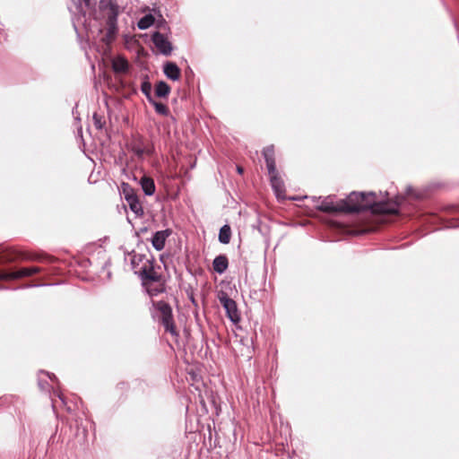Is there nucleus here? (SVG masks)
<instances>
[{"label": "nucleus", "instance_id": "nucleus-14", "mask_svg": "<svg viewBox=\"0 0 459 459\" xmlns=\"http://www.w3.org/2000/svg\"><path fill=\"white\" fill-rule=\"evenodd\" d=\"M139 185L145 195L151 196L155 193V183L152 178L143 176L140 178Z\"/></svg>", "mask_w": 459, "mask_h": 459}, {"label": "nucleus", "instance_id": "nucleus-9", "mask_svg": "<svg viewBox=\"0 0 459 459\" xmlns=\"http://www.w3.org/2000/svg\"><path fill=\"white\" fill-rule=\"evenodd\" d=\"M40 272V268L38 266H31L22 268L13 273H0V280H13L23 277H30L37 273Z\"/></svg>", "mask_w": 459, "mask_h": 459}, {"label": "nucleus", "instance_id": "nucleus-25", "mask_svg": "<svg viewBox=\"0 0 459 459\" xmlns=\"http://www.w3.org/2000/svg\"><path fill=\"white\" fill-rule=\"evenodd\" d=\"M144 260H150L149 258H147L145 255H134L133 257H132V265L134 269V271H138L139 268L143 265V261Z\"/></svg>", "mask_w": 459, "mask_h": 459}, {"label": "nucleus", "instance_id": "nucleus-5", "mask_svg": "<svg viewBox=\"0 0 459 459\" xmlns=\"http://www.w3.org/2000/svg\"><path fill=\"white\" fill-rule=\"evenodd\" d=\"M218 299L224 307L227 316L233 324H238L240 321V314L238 312L237 303L230 299L224 291L218 293Z\"/></svg>", "mask_w": 459, "mask_h": 459}, {"label": "nucleus", "instance_id": "nucleus-27", "mask_svg": "<svg viewBox=\"0 0 459 459\" xmlns=\"http://www.w3.org/2000/svg\"><path fill=\"white\" fill-rule=\"evenodd\" d=\"M141 91L148 100V101H151L153 100L152 96V84L149 82H143L141 85Z\"/></svg>", "mask_w": 459, "mask_h": 459}, {"label": "nucleus", "instance_id": "nucleus-2", "mask_svg": "<svg viewBox=\"0 0 459 459\" xmlns=\"http://www.w3.org/2000/svg\"><path fill=\"white\" fill-rule=\"evenodd\" d=\"M118 14L119 5L117 0H100L98 9L94 11V19L105 22L106 37L109 39H113L117 33Z\"/></svg>", "mask_w": 459, "mask_h": 459}, {"label": "nucleus", "instance_id": "nucleus-30", "mask_svg": "<svg viewBox=\"0 0 459 459\" xmlns=\"http://www.w3.org/2000/svg\"><path fill=\"white\" fill-rule=\"evenodd\" d=\"M305 198H307V196H302V197L290 196V197L288 198V201H292V202L301 201V199H305Z\"/></svg>", "mask_w": 459, "mask_h": 459}, {"label": "nucleus", "instance_id": "nucleus-24", "mask_svg": "<svg viewBox=\"0 0 459 459\" xmlns=\"http://www.w3.org/2000/svg\"><path fill=\"white\" fill-rule=\"evenodd\" d=\"M155 108V111L160 114V115H162V116H169V108L167 107V105L161 103V102H158L156 101L154 99L152 100L151 101H149Z\"/></svg>", "mask_w": 459, "mask_h": 459}, {"label": "nucleus", "instance_id": "nucleus-32", "mask_svg": "<svg viewBox=\"0 0 459 459\" xmlns=\"http://www.w3.org/2000/svg\"><path fill=\"white\" fill-rule=\"evenodd\" d=\"M327 199H329V201H332V200H331V195H328V196H327Z\"/></svg>", "mask_w": 459, "mask_h": 459}, {"label": "nucleus", "instance_id": "nucleus-26", "mask_svg": "<svg viewBox=\"0 0 459 459\" xmlns=\"http://www.w3.org/2000/svg\"><path fill=\"white\" fill-rule=\"evenodd\" d=\"M128 206L135 218L140 217L143 213L142 203H128Z\"/></svg>", "mask_w": 459, "mask_h": 459}, {"label": "nucleus", "instance_id": "nucleus-21", "mask_svg": "<svg viewBox=\"0 0 459 459\" xmlns=\"http://www.w3.org/2000/svg\"><path fill=\"white\" fill-rule=\"evenodd\" d=\"M170 92V87L169 85L160 81L155 86V94L159 98H167Z\"/></svg>", "mask_w": 459, "mask_h": 459}, {"label": "nucleus", "instance_id": "nucleus-28", "mask_svg": "<svg viewBox=\"0 0 459 459\" xmlns=\"http://www.w3.org/2000/svg\"><path fill=\"white\" fill-rule=\"evenodd\" d=\"M93 123L97 129H102L104 126V122H102V117L99 116L97 113L93 114Z\"/></svg>", "mask_w": 459, "mask_h": 459}, {"label": "nucleus", "instance_id": "nucleus-17", "mask_svg": "<svg viewBox=\"0 0 459 459\" xmlns=\"http://www.w3.org/2000/svg\"><path fill=\"white\" fill-rule=\"evenodd\" d=\"M228 265V258L223 255L216 256L212 263L213 270L220 274L223 273L227 270Z\"/></svg>", "mask_w": 459, "mask_h": 459}, {"label": "nucleus", "instance_id": "nucleus-15", "mask_svg": "<svg viewBox=\"0 0 459 459\" xmlns=\"http://www.w3.org/2000/svg\"><path fill=\"white\" fill-rule=\"evenodd\" d=\"M163 73L169 79L172 81H178L180 77L179 67L172 62H168L164 65Z\"/></svg>", "mask_w": 459, "mask_h": 459}, {"label": "nucleus", "instance_id": "nucleus-6", "mask_svg": "<svg viewBox=\"0 0 459 459\" xmlns=\"http://www.w3.org/2000/svg\"><path fill=\"white\" fill-rule=\"evenodd\" d=\"M72 6H69V11L73 14V23L76 28V23H83L86 22V11L91 8V0H71Z\"/></svg>", "mask_w": 459, "mask_h": 459}, {"label": "nucleus", "instance_id": "nucleus-18", "mask_svg": "<svg viewBox=\"0 0 459 459\" xmlns=\"http://www.w3.org/2000/svg\"><path fill=\"white\" fill-rule=\"evenodd\" d=\"M406 197L414 199H423L429 197L428 189H415L411 186L406 188Z\"/></svg>", "mask_w": 459, "mask_h": 459}, {"label": "nucleus", "instance_id": "nucleus-20", "mask_svg": "<svg viewBox=\"0 0 459 459\" xmlns=\"http://www.w3.org/2000/svg\"><path fill=\"white\" fill-rule=\"evenodd\" d=\"M19 256L20 254L13 249L0 250V264L14 261Z\"/></svg>", "mask_w": 459, "mask_h": 459}, {"label": "nucleus", "instance_id": "nucleus-12", "mask_svg": "<svg viewBox=\"0 0 459 459\" xmlns=\"http://www.w3.org/2000/svg\"><path fill=\"white\" fill-rule=\"evenodd\" d=\"M170 234L171 231L169 230L157 231L152 239L153 247L158 251L162 250L165 247L166 239Z\"/></svg>", "mask_w": 459, "mask_h": 459}, {"label": "nucleus", "instance_id": "nucleus-3", "mask_svg": "<svg viewBox=\"0 0 459 459\" xmlns=\"http://www.w3.org/2000/svg\"><path fill=\"white\" fill-rule=\"evenodd\" d=\"M263 156L264 158L268 174L270 177V182L272 188L275 194L278 201L285 198V186L282 179L279 176L276 170L275 158H274V147L273 145L267 146L263 151Z\"/></svg>", "mask_w": 459, "mask_h": 459}, {"label": "nucleus", "instance_id": "nucleus-31", "mask_svg": "<svg viewBox=\"0 0 459 459\" xmlns=\"http://www.w3.org/2000/svg\"><path fill=\"white\" fill-rule=\"evenodd\" d=\"M237 170H238V174H242L243 173V168L242 167L238 166L237 167Z\"/></svg>", "mask_w": 459, "mask_h": 459}, {"label": "nucleus", "instance_id": "nucleus-1", "mask_svg": "<svg viewBox=\"0 0 459 459\" xmlns=\"http://www.w3.org/2000/svg\"><path fill=\"white\" fill-rule=\"evenodd\" d=\"M391 203H369L368 206L361 205V203H321L318 207L326 212L357 213L364 210L370 211L374 214H394L397 212L398 204L394 203L395 207L390 208Z\"/></svg>", "mask_w": 459, "mask_h": 459}, {"label": "nucleus", "instance_id": "nucleus-16", "mask_svg": "<svg viewBox=\"0 0 459 459\" xmlns=\"http://www.w3.org/2000/svg\"><path fill=\"white\" fill-rule=\"evenodd\" d=\"M128 62L127 60L121 56H116L112 60V69L116 74H124L128 70Z\"/></svg>", "mask_w": 459, "mask_h": 459}, {"label": "nucleus", "instance_id": "nucleus-13", "mask_svg": "<svg viewBox=\"0 0 459 459\" xmlns=\"http://www.w3.org/2000/svg\"><path fill=\"white\" fill-rule=\"evenodd\" d=\"M119 194L126 201H139L136 190L128 183L123 182L118 187Z\"/></svg>", "mask_w": 459, "mask_h": 459}, {"label": "nucleus", "instance_id": "nucleus-29", "mask_svg": "<svg viewBox=\"0 0 459 459\" xmlns=\"http://www.w3.org/2000/svg\"><path fill=\"white\" fill-rule=\"evenodd\" d=\"M387 195H388V192H385V195H382L383 199L381 201H393L391 198L387 197ZM394 201H401V200L397 196Z\"/></svg>", "mask_w": 459, "mask_h": 459}, {"label": "nucleus", "instance_id": "nucleus-4", "mask_svg": "<svg viewBox=\"0 0 459 459\" xmlns=\"http://www.w3.org/2000/svg\"><path fill=\"white\" fill-rule=\"evenodd\" d=\"M153 306L156 307L159 313V319L160 323L163 325L166 332H169L173 336H178V332L176 330V326L173 320L171 307L164 301L153 302Z\"/></svg>", "mask_w": 459, "mask_h": 459}, {"label": "nucleus", "instance_id": "nucleus-22", "mask_svg": "<svg viewBox=\"0 0 459 459\" xmlns=\"http://www.w3.org/2000/svg\"><path fill=\"white\" fill-rule=\"evenodd\" d=\"M231 230L229 225H224L221 228L219 233V240L222 244H228L230 241Z\"/></svg>", "mask_w": 459, "mask_h": 459}, {"label": "nucleus", "instance_id": "nucleus-8", "mask_svg": "<svg viewBox=\"0 0 459 459\" xmlns=\"http://www.w3.org/2000/svg\"><path fill=\"white\" fill-rule=\"evenodd\" d=\"M152 41L160 54L164 56H169L171 54L173 50L171 42L160 31L153 32Z\"/></svg>", "mask_w": 459, "mask_h": 459}, {"label": "nucleus", "instance_id": "nucleus-19", "mask_svg": "<svg viewBox=\"0 0 459 459\" xmlns=\"http://www.w3.org/2000/svg\"><path fill=\"white\" fill-rule=\"evenodd\" d=\"M129 150L140 160L143 159L144 154H150L151 152L143 147L140 143H133L129 145Z\"/></svg>", "mask_w": 459, "mask_h": 459}, {"label": "nucleus", "instance_id": "nucleus-10", "mask_svg": "<svg viewBox=\"0 0 459 459\" xmlns=\"http://www.w3.org/2000/svg\"><path fill=\"white\" fill-rule=\"evenodd\" d=\"M143 285L150 296H156L165 290V280L163 277L156 281H146Z\"/></svg>", "mask_w": 459, "mask_h": 459}, {"label": "nucleus", "instance_id": "nucleus-11", "mask_svg": "<svg viewBox=\"0 0 459 459\" xmlns=\"http://www.w3.org/2000/svg\"><path fill=\"white\" fill-rule=\"evenodd\" d=\"M372 198L373 200H376L378 196L376 192L369 191V192H357L352 191L345 198H342L339 201H366L368 198Z\"/></svg>", "mask_w": 459, "mask_h": 459}, {"label": "nucleus", "instance_id": "nucleus-7", "mask_svg": "<svg viewBox=\"0 0 459 459\" xmlns=\"http://www.w3.org/2000/svg\"><path fill=\"white\" fill-rule=\"evenodd\" d=\"M160 268L155 267L153 261L144 260L143 265H142L136 273H138L142 279L143 284L146 281H156L158 279L162 278L163 276L160 273Z\"/></svg>", "mask_w": 459, "mask_h": 459}, {"label": "nucleus", "instance_id": "nucleus-23", "mask_svg": "<svg viewBox=\"0 0 459 459\" xmlns=\"http://www.w3.org/2000/svg\"><path fill=\"white\" fill-rule=\"evenodd\" d=\"M153 22L154 17L152 14H146L138 21L137 26L140 30H146L150 28Z\"/></svg>", "mask_w": 459, "mask_h": 459}]
</instances>
